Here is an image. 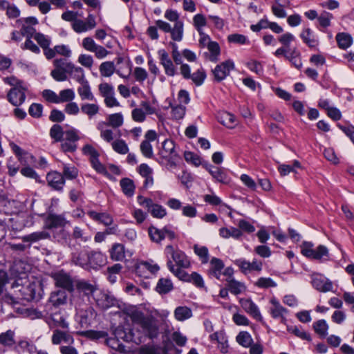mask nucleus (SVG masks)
<instances>
[{"label":"nucleus","mask_w":354,"mask_h":354,"mask_svg":"<svg viewBox=\"0 0 354 354\" xmlns=\"http://www.w3.org/2000/svg\"><path fill=\"white\" fill-rule=\"evenodd\" d=\"M311 283L314 288L322 292L330 291L333 288V283L328 279H326V281L324 282V279L322 278L314 277L312 279Z\"/></svg>","instance_id":"obj_19"},{"label":"nucleus","mask_w":354,"mask_h":354,"mask_svg":"<svg viewBox=\"0 0 354 354\" xmlns=\"http://www.w3.org/2000/svg\"><path fill=\"white\" fill-rule=\"evenodd\" d=\"M111 258L114 261H121L124 257V246L120 243H115L110 250Z\"/></svg>","instance_id":"obj_28"},{"label":"nucleus","mask_w":354,"mask_h":354,"mask_svg":"<svg viewBox=\"0 0 354 354\" xmlns=\"http://www.w3.org/2000/svg\"><path fill=\"white\" fill-rule=\"evenodd\" d=\"M140 151L142 155L148 158H153V147L151 143H149L148 141H142L140 144Z\"/></svg>","instance_id":"obj_59"},{"label":"nucleus","mask_w":354,"mask_h":354,"mask_svg":"<svg viewBox=\"0 0 354 354\" xmlns=\"http://www.w3.org/2000/svg\"><path fill=\"white\" fill-rule=\"evenodd\" d=\"M20 292L23 299L27 301H38L42 297L44 290L41 283L37 284L35 282H32L23 287Z\"/></svg>","instance_id":"obj_6"},{"label":"nucleus","mask_w":354,"mask_h":354,"mask_svg":"<svg viewBox=\"0 0 354 354\" xmlns=\"http://www.w3.org/2000/svg\"><path fill=\"white\" fill-rule=\"evenodd\" d=\"M51 277L55 281L56 287L62 288L66 292L68 291L72 293L75 290V286L73 279L69 274L64 272L63 270L51 274Z\"/></svg>","instance_id":"obj_5"},{"label":"nucleus","mask_w":354,"mask_h":354,"mask_svg":"<svg viewBox=\"0 0 354 354\" xmlns=\"http://www.w3.org/2000/svg\"><path fill=\"white\" fill-rule=\"evenodd\" d=\"M174 316L178 321H184L192 316V311L187 306H178L174 310Z\"/></svg>","instance_id":"obj_27"},{"label":"nucleus","mask_w":354,"mask_h":354,"mask_svg":"<svg viewBox=\"0 0 354 354\" xmlns=\"http://www.w3.org/2000/svg\"><path fill=\"white\" fill-rule=\"evenodd\" d=\"M183 36V22L177 21L174 24V28L171 32V37L174 41H180Z\"/></svg>","instance_id":"obj_43"},{"label":"nucleus","mask_w":354,"mask_h":354,"mask_svg":"<svg viewBox=\"0 0 354 354\" xmlns=\"http://www.w3.org/2000/svg\"><path fill=\"white\" fill-rule=\"evenodd\" d=\"M113 150L120 154H126L129 152V147L125 141L120 139L112 142Z\"/></svg>","instance_id":"obj_50"},{"label":"nucleus","mask_w":354,"mask_h":354,"mask_svg":"<svg viewBox=\"0 0 354 354\" xmlns=\"http://www.w3.org/2000/svg\"><path fill=\"white\" fill-rule=\"evenodd\" d=\"M299 36L303 42L310 49H313L319 45V40L315 38L313 31L310 28H304Z\"/></svg>","instance_id":"obj_14"},{"label":"nucleus","mask_w":354,"mask_h":354,"mask_svg":"<svg viewBox=\"0 0 354 354\" xmlns=\"http://www.w3.org/2000/svg\"><path fill=\"white\" fill-rule=\"evenodd\" d=\"M27 91L28 88L24 85L17 90V88H12L7 93V100L12 105L19 106L25 102Z\"/></svg>","instance_id":"obj_8"},{"label":"nucleus","mask_w":354,"mask_h":354,"mask_svg":"<svg viewBox=\"0 0 354 354\" xmlns=\"http://www.w3.org/2000/svg\"><path fill=\"white\" fill-rule=\"evenodd\" d=\"M43 97L50 103L58 104L59 103V96L53 91L50 89H45L42 92Z\"/></svg>","instance_id":"obj_61"},{"label":"nucleus","mask_w":354,"mask_h":354,"mask_svg":"<svg viewBox=\"0 0 354 354\" xmlns=\"http://www.w3.org/2000/svg\"><path fill=\"white\" fill-rule=\"evenodd\" d=\"M333 18V14L323 11L317 17L319 24L321 27L326 28L330 26V20Z\"/></svg>","instance_id":"obj_49"},{"label":"nucleus","mask_w":354,"mask_h":354,"mask_svg":"<svg viewBox=\"0 0 354 354\" xmlns=\"http://www.w3.org/2000/svg\"><path fill=\"white\" fill-rule=\"evenodd\" d=\"M46 181L48 186L52 189L62 192L65 185V180L60 172L57 171H50L46 174Z\"/></svg>","instance_id":"obj_10"},{"label":"nucleus","mask_w":354,"mask_h":354,"mask_svg":"<svg viewBox=\"0 0 354 354\" xmlns=\"http://www.w3.org/2000/svg\"><path fill=\"white\" fill-rule=\"evenodd\" d=\"M149 235L151 240L156 243H160L163 239H165L163 228L162 230H159L153 226H151L149 228Z\"/></svg>","instance_id":"obj_40"},{"label":"nucleus","mask_w":354,"mask_h":354,"mask_svg":"<svg viewBox=\"0 0 354 354\" xmlns=\"http://www.w3.org/2000/svg\"><path fill=\"white\" fill-rule=\"evenodd\" d=\"M72 261L86 271L97 270L106 263V257L100 251L84 249L72 254Z\"/></svg>","instance_id":"obj_1"},{"label":"nucleus","mask_w":354,"mask_h":354,"mask_svg":"<svg viewBox=\"0 0 354 354\" xmlns=\"http://www.w3.org/2000/svg\"><path fill=\"white\" fill-rule=\"evenodd\" d=\"M91 164L93 168L98 173L103 174L105 176L110 177V174L107 171L106 167L102 165L100 160L99 157H96L94 159L90 160Z\"/></svg>","instance_id":"obj_48"},{"label":"nucleus","mask_w":354,"mask_h":354,"mask_svg":"<svg viewBox=\"0 0 354 354\" xmlns=\"http://www.w3.org/2000/svg\"><path fill=\"white\" fill-rule=\"evenodd\" d=\"M50 235L46 231L35 232L30 234L23 236L22 240L24 242H29L30 243H35L40 240L49 239Z\"/></svg>","instance_id":"obj_25"},{"label":"nucleus","mask_w":354,"mask_h":354,"mask_svg":"<svg viewBox=\"0 0 354 354\" xmlns=\"http://www.w3.org/2000/svg\"><path fill=\"white\" fill-rule=\"evenodd\" d=\"M335 38L337 46L341 49L346 50L353 44V37L347 32H339Z\"/></svg>","instance_id":"obj_23"},{"label":"nucleus","mask_w":354,"mask_h":354,"mask_svg":"<svg viewBox=\"0 0 354 354\" xmlns=\"http://www.w3.org/2000/svg\"><path fill=\"white\" fill-rule=\"evenodd\" d=\"M100 95L106 97L110 95H114L113 87L108 83H102L99 85Z\"/></svg>","instance_id":"obj_62"},{"label":"nucleus","mask_w":354,"mask_h":354,"mask_svg":"<svg viewBox=\"0 0 354 354\" xmlns=\"http://www.w3.org/2000/svg\"><path fill=\"white\" fill-rule=\"evenodd\" d=\"M153 217L162 218L166 216V209L160 204L151 203V208L148 210Z\"/></svg>","instance_id":"obj_42"},{"label":"nucleus","mask_w":354,"mask_h":354,"mask_svg":"<svg viewBox=\"0 0 354 354\" xmlns=\"http://www.w3.org/2000/svg\"><path fill=\"white\" fill-rule=\"evenodd\" d=\"M67 295L64 290H57L50 293V297L45 305L46 315L53 316L57 313V310L61 305L66 303Z\"/></svg>","instance_id":"obj_3"},{"label":"nucleus","mask_w":354,"mask_h":354,"mask_svg":"<svg viewBox=\"0 0 354 354\" xmlns=\"http://www.w3.org/2000/svg\"><path fill=\"white\" fill-rule=\"evenodd\" d=\"M34 39L37 41L38 44L43 48V50H46L50 44V39L47 38L41 32H36L34 35Z\"/></svg>","instance_id":"obj_58"},{"label":"nucleus","mask_w":354,"mask_h":354,"mask_svg":"<svg viewBox=\"0 0 354 354\" xmlns=\"http://www.w3.org/2000/svg\"><path fill=\"white\" fill-rule=\"evenodd\" d=\"M218 122L228 129H233L236 125V117L228 111H222L217 115Z\"/></svg>","instance_id":"obj_16"},{"label":"nucleus","mask_w":354,"mask_h":354,"mask_svg":"<svg viewBox=\"0 0 354 354\" xmlns=\"http://www.w3.org/2000/svg\"><path fill=\"white\" fill-rule=\"evenodd\" d=\"M116 71L113 62H104L100 66L101 75L104 77H110Z\"/></svg>","instance_id":"obj_36"},{"label":"nucleus","mask_w":354,"mask_h":354,"mask_svg":"<svg viewBox=\"0 0 354 354\" xmlns=\"http://www.w3.org/2000/svg\"><path fill=\"white\" fill-rule=\"evenodd\" d=\"M255 286L261 288H268L277 286V283L270 277H260L255 283Z\"/></svg>","instance_id":"obj_53"},{"label":"nucleus","mask_w":354,"mask_h":354,"mask_svg":"<svg viewBox=\"0 0 354 354\" xmlns=\"http://www.w3.org/2000/svg\"><path fill=\"white\" fill-rule=\"evenodd\" d=\"M207 48L211 53L209 60L213 62H216L218 61V57L221 54V48L218 43L209 41L207 44Z\"/></svg>","instance_id":"obj_35"},{"label":"nucleus","mask_w":354,"mask_h":354,"mask_svg":"<svg viewBox=\"0 0 354 354\" xmlns=\"http://www.w3.org/2000/svg\"><path fill=\"white\" fill-rule=\"evenodd\" d=\"M77 333L91 340H98L108 337V333L103 330H88L85 331H80Z\"/></svg>","instance_id":"obj_26"},{"label":"nucleus","mask_w":354,"mask_h":354,"mask_svg":"<svg viewBox=\"0 0 354 354\" xmlns=\"http://www.w3.org/2000/svg\"><path fill=\"white\" fill-rule=\"evenodd\" d=\"M194 250L201 259L202 263H207L209 261V252L206 246L199 247L198 245H194Z\"/></svg>","instance_id":"obj_47"},{"label":"nucleus","mask_w":354,"mask_h":354,"mask_svg":"<svg viewBox=\"0 0 354 354\" xmlns=\"http://www.w3.org/2000/svg\"><path fill=\"white\" fill-rule=\"evenodd\" d=\"M43 105L38 103H32L28 109L29 114L35 118H39L42 115Z\"/></svg>","instance_id":"obj_56"},{"label":"nucleus","mask_w":354,"mask_h":354,"mask_svg":"<svg viewBox=\"0 0 354 354\" xmlns=\"http://www.w3.org/2000/svg\"><path fill=\"white\" fill-rule=\"evenodd\" d=\"M166 102H168V106H163V109L167 110L169 108L171 109V114L174 120L183 119L185 115L186 108L185 106L179 104L174 106L171 100L167 98Z\"/></svg>","instance_id":"obj_17"},{"label":"nucleus","mask_w":354,"mask_h":354,"mask_svg":"<svg viewBox=\"0 0 354 354\" xmlns=\"http://www.w3.org/2000/svg\"><path fill=\"white\" fill-rule=\"evenodd\" d=\"M239 303L244 310L253 317L258 322L264 324L263 319L261 315L258 306L255 303L250 299L242 298L239 300Z\"/></svg>","instance_id":"obj_12"},{"label":"nucleus","mask_w":354,"mask_h":354,"mask_svg":"<svg viewBox=\"0 0 354 354\" xmlns=\"http://www.w3.org/2000/svg\"><path fill=\"white\" fill-rule=\"evenodd\" d=\"M203 167L205 169L217 182L225 185L230 183V178L228 177L226 172L224 171L223 169L214 167L208 161H204Z\"/></svg>","instance_id":"obj_9"},{"label":"nucleus","mask_w":354,"mask_h":354,"mask_svg":"<svg viewBox=\"0 0 354 354\" xmlns=\"http://www.w3.org/2000/svg\"><path fill=\"white\" fill-rule=\"evenodd\" d=\"M80 83L82 84V86L79 87L77 91L82 100H93L94 99V97L91 91V88L88 81L84 78L83 82H81Z\"/></svg>","instance_id":"obj_29"},{"label":"nucleus","mask_w":354,"mask_h":354,"mask_svg":"<svg viewBox=\"0 0 354 354\" xmlns=\"http://www.w3.org/2000/svg\"><path fill=\"white\" fill-rule=\"evenodd\" d=\"M300 52L297 49V48H294L288 56H286V59H288L292 65H293L296 68L300 69L302 67V62L300 57Z\"/></svg>","instance_id":"obj_31"},{"label":"nucleus","mask_w":354,"mask_h":354,"mask_svg":"<svg viewBox=\"0 0 354 354\" xmlns=\"http://www.w3.org/2000/svg\"><path fill=\"white\" fill-rule=\"evenodd\" d=\"M120 184L122 191L124 195L128 197H131L133 196L136 189V185L133 180L129 178H123L120 180Z\"/></svg>","instance_id":"obj_22"},{"label":"nucleus","mask_w":354,"mask_h":354,"mask_svg":"<svg viewBox=\"0 0 354 354\" xmlns=\"http://www.w3.org/2000/svg\"><path fill=\"white\" fill-rule=\"evenodd\" d=\"M66 67L64 69L66 70V73L72 74L73 72L79 73L80 75H74V78L78 82H83L84 74V70L81 67H75V65L71 62L66 63Z\"/></svg>","instance_id":"obj_30"},{"label":"nucleus","mask_w":354,"mask_h":354,"mask_svg":"<svg viewBox=\"0 0 354 354\" xmlns=\"http://www.w3.org/2000/svg\"><path fill=\"white\" fill-rule=\"evenodd\" d=\"M48 215L45 213L37 214L39 217L43 218L44 221V229L51 230L53 228L64 227L67 223L63 214H55L51 212V207H48Z\"/></svg>","instance_id":"obj_4"},{"label":"nucleus","mask_w":354,"mask_h":354,"mask_svg":"<svg viewBox=\"0 0 354 354\" xmlns=\"http://www.w3.org/2000/svg\"><path fill=\"white\" fill-rule=\"evenodd\" d=\"M82 111L91 117L97 114L99 111V106L95 104H84L81 106Z\"/></svg>","instance_id":"obj_55"},{"label":"nucleus","mask_w":354,"mask_h":354,"mask_svg":"<svg viewBox=\"0 0 354 354\" xmlns=\"http://www.w3.org/2000/svg\"><path fill=\"white\" fill-rule=\"evenodd\" d=\"M184 158L187 162H190L196 167L200 165L203 166L205 160H202V158L195 153L189 151H185L184 152Z\"/></svg>","instance_id":"obj_37"},{"label":"nucleus","mask_w":354,"mask_h":354,"mask_svg":"<svg viewBox=\"0 0 354 354\" xmlns=\"http://www.w3.org/2000/svg\"><path fill=\"white\" fill-rule=\"evenodd\" d=\"M313 327L315 332L319 335L321 337L324 338L326 336L328 325L324 319H319L314 322Z\"/></svg>","instance_id":"obj_34"},{"label":"nucleus","mask_w":354,"mask_h":354,"mask_svg":"<svg viewBox=\"0 0 354 354\" xmlns=\"http://www.w3.org/2000/svg\"><path fill=\"white\" fill-rule=\"evenodd\" d=\"M14 332L8 330L0 334V344L3 346H12L15 344Z\"/></svg>","instance_id":"obj_45"},{"label":"nucleus","mask_w":354,"mask_h":354,"mask_svg":"<svg viewBox=\"0 0 354 354\" xmlns=\"http://www.w3.org/2000/svg\"><path fill=\"white\" fill-rule=\"evenodd\" d=\"M186 257L185 253L181 250H176L175 252H173L171 255L172 259L180 268H186L187 266L185 263Z\"/></svg>","instance_id":"obj_51"},{"label":"nucleus","mask_w":354,"mask_h":354,"mask_svg":"<svg viewBox=\"0 0 354 354\" xmlns=\"http://www.w3.org/2000/svg\"><path fill=\"white\" fill-rule=\"evenodd\" d=\"M234 63L231 59H227L220 64L216 66L212 70L214 75V81L221 82L229 75L231 71L234 69Z\"/></svg>","instance_id":"obj_7"},{"label":"nucleus","mask_w":354,"mask_h":354,"mask_svg":"<svg viewBox=\"0 0 354 354\" xmlns=\"http://www.w3.org/2000/svg\"><path fill=\"white\" fill-rule=\"evenodd\" d=\"M129 316L133 323L138 324L140 327L144 324V323L149 319V315L145 316L144 313L134 310L130 314Z\"/></svg>","instance_id":"obj_39"},{"label":"nucleus","mask_w":354,"mask_h":354,"mask_svg":"<svg viewBox=\"0 0 354 354\" xmlns=\"http://www.w3.org/2000/svg\"><path fill=\"white\" fill-rule=\"evenodd\" d=\"M192 80L196 86L202 85L207 77L206 72L204 69H198L192 75Z\"/></svg>","instance_id":"obj_46"},{"label":"nucleus","mask_w":354,"mask_h":354,"mask_svg":"<svg viewBox=\"0 0 354 354\" xmlns=\"http://www.w3.org/2000/svg\"><path fill=\"white\" fill-rule=\"evenodd\" d=\"M97 305L103 309H108L111 306H115L116 299L109 294L101 292L99 295L95 298Z\"/></svg>","instance_id":"obj_15"},{"label":"nucleus","mask_w":354,"mask_h":354,"mask_svg":"<svg viewBox=\"0 0 354 354\" xmlns=\"http://www.w3.org/2000/svg\"><path fill=\"white\" fill-rule=\"evenodd\" d=\"M62 176H64V179L73 180L75 179L78 176V169L75 166L69 167L66 164H64Z\"/></svg>","instance_id":"obj_41"},{"label":"nucleus","mask_w":354,"mask_h":354,"mask_svg":"<svg viewBox=\"0 0 354 354\" xmlns=\"http://www.w3.org/2000/svg\"><path fill=\"white\" fill-rule=\"evenodd\" d=\"M227 41L229 43H233L236 44L243 45L249 43L247 37L241 34L234 33L227 36Z\"/></svg>","instance_id":"obj_52"},{"label":"nucleus","mask_w":354,"mask_h":354,"mask_svg":"<svg viewBox=\"0 0 354 354\" xmlns=\"http://www.w3.org/2000/svg\"><path fill=\"white\" fill-rule=\"evenodd\" d=\"M313 243L304 241L300 245L301 253L303 256L310 260H321L323 257H328V248L324 245H319L315 250L313 248Z\"/></svg>","instance_id":"obj_2"},{"label":"nucleus","mask_w":354,"mask_h":354,"mask_svg":"<svg viewBox=\"0 0 354 354\" xmlns=\"http://www.w3.org/2000/svg\"><path fill=\"white\" fill-rule=\"evenodd\" d=\"M108 120L107 125L118 128L123 124V115L121 113L111 114L108 117Z\"/></svg>","instance_id":"obj_44"},{"label":"nucleus","mask_w":354,"mask_h":354,"mask_svg":"<svg viewBox=\"0 0 354 354\" xmlns=\"http://www.w3.org/2000/svg\"><path fill=\"white\" fill-rule=\"evenodd\" d=\"M194 26L198 31H200L202 27L207 25V21L205 17L203 14H197L194 18Z\"/></svg>","instance_id":"obj_63"},{"label":"nucleus","mask_w":354,"mask_h":354,"mask_svg":"<svg viewBox=\"0 0 354 354\" xmlns=\"http://www.w3.org/2000/svg\"><path fill=\"white\" fill-rule=\"evenodd\" d=\"M62 341L66 343L73 344L74 339L72 335L60 330H55L52 336V342L53 344H59Z\"/></svg>","instance_id":"obj_21"},{"label":"nucleus","mask_w":354,"mask_h":354,"mask_svg":"<svg viewBox=\"0 0 354 354\" xmlns=\"http://www.w3.org/2000/svg\"><path fill=\"white\" fill-rule=\"evenodd\" d=\"M55 238H57V241L62 244L65 243L69 245L71 242V234L64 228L61 229L58 232H57Z\"/></svg>","instance_id":"obj_57"},{"label":"nucleus","mask_w":354,"mask_h":354,"mask_svg":"<svg viewBox=\"0 0 354 354\" xmlns=\"http://www.w3.org/2000/svg\"><path fill=\"white\" fill-rule=\"evenodd\" d=\"M145 335L150 339L153 340L159 335V326L157 320L152 315H149V319L141 326Z\"/></svg>","instance_id":"obj_11"},{"label":"nucleus","mask_w":354,"mask_h":354,"mask_svg":"<svg viewBox=\"0 0 354 354\" xmlns=\"http://www.w3.org/2000/svg\"><path fill=\"white\" fill-rule=\"evenodd\" d=\"M24 166L25 167H22L20 170L21 174L24 176L35 179L37 183H44V181L40 179L39 176L32 167L28 165Z\"/></svg>","instance_id":"obj_38"},{"label":"nucleus","mask_w":354,"mask_h":354,"mask_svg":"<svg viewBox=\"0 0 354 354\" xmlns=\"http://www.w3.org/2000/svg\"><path fill=\"white\" fill-rule=\"evenodd\" d=\"M236 342L243 347L248 348L253 344V339L247 331H241L236 337Z\"/></svg>","instance_id":"obj_32"},{"label":"nucleus","mask_w":354,"mask_h":354,"mask_svg":"<svg viewBox=\"0 0 354 354\" xmlns=\"http://www.w3.org/2000/svg\"><path fill=\"white\" fill-rule=\"evenodd\" d=\"M64 131L61 125L55 124L50 129V136L55 142H62Z\"/></svg>","instance_id":"obj_33"},{"label":"nucleus","mask_w":354,"mask_h":354,"mask_svg":"<svg viewBox=\"0 0 354 354\" xmlns=\"http://www.w3.org/2000/svg\"><path fill=\"white\" fill-rule=\"evenodd\" d=\"M65 119V115L62 111L53 109L50 111L49 120L53 122H61Z\"/></svg>","instance_id":"obj_64"},{"label":"nucleus","mask_w":354,"mask_h":354,"mask_svg":"<svg viewBox=\"0 0 354 354\" xmlns=\"http://www.w3.org/2000/svg\"><path fill=\"white\" fill-rule=\"evenodd\" d=\"M75 287L79 292H83L86 296L93 295L97 290L95 286L85 280H78L76 282Z\"/></svg>","instance_id":"obj_20"},{"label":"nucleus","mask_w":354,"mask_h":354,"mask_svg":"<svg viewBox=\"0 0 354 354\" xmlns=\"http://www.w3.org/2000/svg\"><path fill=\"white\" fill-rule=\"evenodd\" d=\"M174 288V284L169 278L159 279L155 290L160 295H166Z\"/></svg>","instance_id":"obj_18"},{"label":"nucleus","mask_w":354,"mask_h":354,"mask_svg":"<svg viewBox=\"0 0 354 354\" xmlns=\"http://www.w3.org/2000/svg\"><path fill=\"white\" fill-rule=\"evenodd\" d=\"M226 281L227 282V286L229 290L233 295H239L246 289V286L243 283L236 280L234 278L226 279Z\"/></svg>","instance_id":"obj_24"},{"label":"nucleus","mask_w":354,"mask_h":354,"mask_svg":"<svg viewBox=\"0 0 354 354\" xmlns=\"http://www.w3.org/2000/svg\"><path fill=\"white\" fill-rule=\"evenodd\" d=\"M75 97V93L71 88L64 89L60 91L59 100V103L64 102H71Z\"/></svg>","instance_id":"obj_60"},{"label":"nucleus","mask_w":354,"mask_h":354,"mask_svg":"<svg viewBox=\"0 0 354 354\" xmlns=\"http://www.w3.org/2000/svg\"><path fill=\"white\" fill-rule=\"evenodd\" d=\"M14 200H10L4 191L0 189V214L12 215L15 213Z\"/></svg>","instance_id":"obj_13"},{"label":"nucleus","mask_w":354,"mask_h":354,"mask_svg":"<svg viewBox=\"0 0 354 354\" xmlns=\"http://www.w3.org/2000/svg\"><path fill=\"white\" fill-rule=\"evenodd\" d=\"M190 283H192L195 286L198 288H204L205 290L207 291V287L205 286L204 280L199 273L193 272L190 274Z\"/></svg>","instance_id":"obj_54"}]
</instances>
